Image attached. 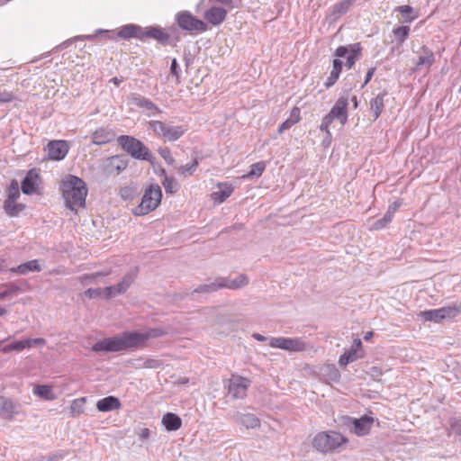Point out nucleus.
I'll use <instances>...</instances> for the list:
<instances>
[{
	"label": "nucleus",
	"mask_w": 461,
	"mask_h": 461,
	"mask_svg": "<svg viewBox=\"0 0 461 461\" xmlns=\"http://www.w3.org/2000/svg\"><path fill=\"white\" fill-rule=\"evenodd\" d=\"M62 195L66 206L72 212H77L78 208L85 207L87 195L86 184L76 176H69L61 184Z\"/></svg>",
	"instance_id": "obj_1"
},
{
	"label": "nucleus",
	"mask_w": 461,
	"mask_h": 461,
	"mask_svg": "<svg viewBox=\"0 0 461 461\" xmlns=\"http://www.w3.org/2000/svg\"><path fill=\"white\" fill-rule=\"evenodd\" d=\"M134 331H125L122 334L95 343L92 350L95 352H118L128 348H137Z\"/></svg>",
	"instance_id": "obj_2"
},
{
	"label": "nucleus",
	"mask_w": 461,
	"mask_h": 461,
	"mask_svg": "<svg viewBox=\"0 0 461 461\" xmlns=\"http://www.w3.org/2000/svg\"><path fill=\"white\" fill-rule=\"evenodd\" d=\"M162 191L158 184L149 185L142 195L140 203L132 209L136 216H143L155 211L161 203Z\"/></svg>",
	"instance_id": "obj_3"
},
{
	"label": "nucleus",
	"mask_w": 461,
	"mask_h": 461,
	"mask_svg": "<svg viewBox=\"0 0 461 461\" xmlns=\"http://www.w3.org/2000/svg\"><path fill=\"white\" fill-rule=\"evenodd\" d=\"M118 144L132 158L151 162L153 156L148 147L140 140L129 135H121L117 138Z\"/></svg>",
	"instance_id": "obj_4"
},
{
	"label": "nucleus",
	"mask_w": 461,
	"mask_h": 461,
	"mask_svg": "<svg viewBox=\"0 0 461 461\" xmlns=\"http://www.w3.org/2000/svg\"><path fill=\"white\" fill-rule=\"evenodd\" d=\"M348 98L340 96L336 101L330 113L323 117L320 130L326 132V134L330 137L329 127L335 119H337L341 125H345L348 121Z\"/></svg>",
	"instance_id": "obj_5"
},
{
	"label": "nucleus",
	"mask_w": 461,
	"mask_h": 461,
	"mask_svg": "<svg viewBox=\"0 0 461 461\" xmlns=\"http://www.w3.org/2000/svg\"><path fill=\"white\" fill-rule=\"evenodd\" d=\"M343 442L344 438L341 434L330 431L317 434L313 438L312 445L317 450L326 453L336 449Z\"/></svg>",
	"instance_id": "obj_6"
},
{
	"label": "nucleus",
	"mask_w": 461,
	"mask_h": 461,
	"mask_svg": "<svg viewBox=\"0 0 461 461\" xmlns=\"http://www.w3.org/2000/svg\"><path fill=\"white\" fill-rule=\"evenodd\" d=\"M149 129L152 130L156 136L168 141H176L185 133L182 126L169 125L161 121H149Z\"/></svg>",
	"instance_id": "obj_7"
},
{
	"label": "nucleus",
	"mask_w": 461,
	"mask_h": 461,
	"mask_svg": "<svg viewBox=\"0 0 461 461\" xmlns=\"http://www.w3.org/2000/svg\"><path fill=\"white\" fill-rule=\"evenodd\" d=\"M177 25L184 31L203 32L208 30L207 23L194 17L188 11H180L176 14Z\"/></svg>",
	"instance_id": "obj_8"
},
{
	"label": "nucleus",
	"mask_w": 461,
	"mask_h": 461,
	"mask_svg": "<svg viewBox=\"0 0 461 461\" xmlns=\"http://www.w3.org/2000/svg\"><path fill=\"white\" fill-rule=\"evenodd\" d=\"M129 159L124 155H115L106 158L101 164L103 174L107 176H118L128 167Z\"/></svg>",
	"instance_id": "obj_9"
},
{
	"label": "nucleus",
	"mask_w": 461,
	"mask_h": 461,
	"mask_svg": "<svg viewBox=\"0 0 461 461\" xmlns=\"http://www.w3.org/2000/svg\"><path fill=\"white\" fill-rule=\"evenodd\" d=\"M269 346L290 352H302L306 348V343L301 338H271Z\"/></svg>",
	"instance_id": "obj_10"
},
{
	"label": "nucleus",
	"mask_w": 461,
	"mask_h": 461,
	"mask_svg": "<svg viewBox=\"0 0 461 461\" xmlns=\"http://www.w3.org/2000/svg\"><path fill=\"white\" fill-rule=\"evenodd\" d=\"M251 381L249 378L232 375L228 382V393L233 399H243L247 395Z\"/></svg>",
	"instance_id": "obj_11"
},
{
	"label": "nucleus",
	"mask_w": 461,
	"mask_h": 461,
	"mask_svg": "<svg viewBox=\"0 0 461 461\" xmlns=\"http://www.w3.org/2000/svg\"><path fill=\"white\" fill-rule=\"evenodd\" d=\"M361 45L360 43L349 44L348 46H339L335 50V56L338 58H347L346 66L348 68H351L357 60L361 56Z\"/></svg>",
	"instance_id": "obj_12"
},
{
	"label": "nucleus",
	"mask_w": 461,
	"mask_h": 461,
	"mask_svg": "<svg viewBox=\"0 0 461 461\" xmlns=\"http://www.w3.org/2000/svg\"><path fill=\"white\" fill-rule=\"evenodd\" d=\"M129 99L133 105L142 109L143 112H146L148 116H156L162 113V111L151 100L139 94H131Z\"/></svg>",
	"instance_id": "obj_13"
},
{
	"label": "nucleus",
	"mask_w": 461,
	"mask_h": 461,
	"mask_svg": "<svg viewBox=\"0 0 461 461\" xmlns=\"http://www.w3.org/2000/svg\"><path fill=\"white\" fill-rule=\"evenodd\" d=\"M69 147L66 140H50L47 145L48 157L52 160L63 159Z\"/></svg>",
	"instance_id": "obj_14"
},
{
	"label": "nucleus",
	"mask_w": 461,
	"mask_h": 461,
	"mask_svg": "<svg viewBox=\"0 0 461 461\" xmlns=\"http://www.w3.org/2000/svg\"><path fill=\"white\" fill-rule=\"evenodd\" d=\"M435 62V56L431 50H429L426 46H422L421 52L418 57V59L415 63V67L413 68V71H420L423 68L429 70L430 67Z\"/></svg>",
	"instance_id": "obj_15"
},
{
	"label": "nucleus",
	"mask_w": 461,
	"mask_h": 461,
	"mask_svg": "<svg viewBox=\"0 0 461 461\" xmlns=\"http://www.w3.org/2000/svg\"><path fill=\"white\" fill-rule=\"evenodd\" d=\"M227 10L221 6H212L203 14V18L213 26L221 24L227 16Z\"/></svg>",
	"instance_id": "obj_16"
},
{
	"label": "nucleus",
	"mask_w": 461,
	"mask_h": 461,
	"mask_svg": "<svg viewBox=\"0 0 461 461\" xmlns=\"http://www.w3.org/2000/svg\"><path fill=\"white\" fill-rule=\"evenodd\" d=\"M115 137L116 134L112 129L101 127L93 132L91 141L93 144L100 146L113 141Z\"/></svg>",
	"instance_id": "obj_17"
},
{
	"label": "nucleus",
	"mask_w": 461,
	"mask_h": 461,
	"mask_svg": "<svg viewBox=\"0 0 461 461\" xmlns=\"http://www.w3.org/2000/svg\"><path fill=\"white\" fill-rule=\"evenodd\" d=\"M39 174L36 169H31L22 181V191L25 194H32L36 192L38 187Z\"/></svg>",
	"instance_id": "obj_18"
},
{
	"label": "nucleus",
	"mask_w": 461,
	"mask_h": 461,
	"mask_svg": "<svg viewBox=\"0 0 461 461\" xmlns=\"http://www.w3.org/2000/svg\"><path fill=\"white\" fill-rule=\"evenodd\" d=\"M374 423V419L367 415H365L359 419H354L352 420L353 431L357 436L367 435Z\"/></svg>",
	"instance_id": "obj_19"
},
{
	"label": "nucleus",
	"mask_w": 461,
	"mask_h": 461,
	"mask_svg": "<svg viewBox=\"0 0 461 461\" xmlns=\"http://www.w3.org/2000/svg\"><path fill=\"white\" fill-rule=\"evenodd\" d=\"M16 413L17 405L13 402V400L0 396V418L11 420Z\"/></svg>",
	"instance_id": "obj_20"
},
{
	"label": "nucleus",
	"mask_w": 461,
	"mask_h": 461,
	"mask_svg": "<svg viewBox=\"0 0 461 461\" xmlns=\"http://www.w3.org/2000/svg\"><path fill=\"white\" fill-rule=\"evenodd\" d=\"M221 288H228L230 290H238L245 287L249 284V277L245 274H240L235 279L220 276Z\"/></svg>",
	"instance_id": "obj_21"
},
{
	"label": "nucleus",
	"mask_w": 461,
	"mask_h": 461,
	"mask_svg": "<svg viewBox=\"0 0 461 461\" xmlns=\"http://www.w3.org/2000/svg\"><path fill=\"white\" fill-rule=\"evenodd\" d=\"M234 420L247 429L259 428L261 424L260 420L252 413L237 412L234 415Z\"/></svg>",
	"instance_id": "obj_22"
},
{
	"label": "nucleus",
	"mask_w": 461,
	"mask_h": 461,
	"mask_svg": "<svg viewBox=\"0 0 461 461\" xmlns=\"http://www.w3.org/2000/svg\"><path fill=\"white\" fill-rule=\"evenodd\" d=\"M146 38L154 39L159 43L166 45L168 43L170 35L159 27H150L146 30L143 29V40Z\"/></svg>",
	"instance_id": "obj_23"
},
{
	"label": "nucleus",
	"mask_w": 461,
	"mask_h": 461,
	"mask_svg": "<svg viewBox=\"0 0 461 461\" xmlns=\"http://www.w3.org/2000/svg\"><path fill=\"white\" fill-rule=\"evenodd\" d=\"M218 190L212 193L211 197L216 203H223L233 192L231 185L227 183H219Z\"/></svg>",
	"instance_id": "obj_24"
},
{
	"label": "nucleus",
	"mask_w": 461,
	"mask_h": 461,
	"mask_svg": "<svg viewBox=\"0 0 461 461\" xmlns=\"http://www.w3.org/2000/svg\"><path fill=\"white\" fill-rule=\"evenodd\" d=\"M121 407V402L117 397L107 396L99 400L96 403V408L99 411L107 412L118 410Z\"/></svg>",
	"instance_id": "obj_25"
},
{
	"label": "nucleus",
	"mask_w": 461,
	"mask_h": 461,
	"mask_svg": "<svg viewBox=\"0 0 461 461\" xmlns=\"http://www.w3.org/2000/svg\"><path fill=\"white\" fill-rule=\"evenodd\" d=\"M118 36L122 39L137 38L143 40V29L139 25L128 24L119 31Z\"/></svg>",
	"instance_id": "obj_26"
},
{
	"label": "nucleus",
	"mask_w": 461,
	"mask_h": 461,
	"mask_svg": "<svg viewBox=\"0 0 461 461\" xmlns=\"http://www.w3.org/2000/svg\"><path fill=\"white\" fill-rule=\"evenodd\" d=\"M11 272L18 273L20 275H26L29 272H40L41 271V267L40 265V261L38 259L30 260L28 262L23 263L16 267H12L10 269Z\"/></svg>",
	"instance_id": "obj_27"
},
{
	"label": "nucleus",
	"mask_w": 461,
	"mask_h": 461,
	"mask_svg": "<svg viewBox=\"0 0 461 461\" xmlns=\"http://www.w3.org/2000/svg\"><path fill=\"white\" fill-rule=\"evenodd\" d=\"M139 273V267H134L131 268L122 277V280L116 285V288L119 292H126L127 289L131 285V284L135 281Z\"/></svg>",
	"instance_id": "obj_28"
},
{
	"label": "nucleus",
	"mask_w": 461,
	"mask_h": 461,
	"mask_svg": "<svg viewBox=\"0 0 461 461\" xmlns=\"http://www.w3.org/2000/svg\"><path fill=\"white\" fill-rule=\"evenodd\" d=\"M385 95V92L380 93L370 101V111L373 114L374 121L379 118L384 110Z\"/></svg>",
	"instance_id": "obj_29"
},
{
	"label": "nucleus",
	"mask_w": 461,
	"mask_h": 461,
	"mask_svg": "<svg viewBox=\"0 0 461 461\" xmlns=\"http://www.w3.org/2000/svg\"><path fill=\"white\" fill-rule=\"evenodd\" d=\"M162 423L167 431H175L181 427L182 420L178 415L167 412L163 416Z\"/></svg>",
	"instance_id": "obj_30"
},
{
	"label": "nucleus",
	"mask_w": 461,
	"mask_h": 461,
	"mask_svg": "<svg viewBox=\"0 0 461 461\" xmlns=\"http://www.w3.org/2000/svg\"><path fill=\"white\" fill-rule=\"evenodd\" d=\"M138 347L151 338H158L167 334L162 329H150L146 332L134 331Z\"/></svg>",
	"instance_id": "obj_31"
},
{
	"label": "nucleus",
	"mask_w": 461,
	"mask_h": 461,
	"mask_svg": "<svg viewBox=\"0 0 461 461\" xmlns=\"http://www.w3.org/2000/svg\"><path fill=\"white\" fill-rule=\"evenodd\" d=\"M33 393L45 401H53L57 398L52 387L47 384H39L33 388Z\"/></svg>",
	"instance_id": "obj_32"
},
{
	"label": "nucleus",
	"mask_w": 461,
	"mask_h": 461,
	"mask_svg": "<svg viewBox=\"0 0 461 461\" xmlns=\"http://www.w3.org/2000/svg\"><path fill=\"white\" fill-rule=\"evenodd\" d=\"M219 289H221V282H220V277H217L212 281H209L208 283L198 285L193 291V293H197V294L207 293L208 294V293L216 292Z\"/></svg>",
	"instance_id": "obj_33"
},
{
	"label": "nucleus",
	"mask_w": 461,
	"mask_h": 461,
	"mask_svg": "<svg viewBox=\"0 0 461 461\" xmlns=\"http://www.w3.org/2000/svg\"><path fill=\"white\" fill-rule=\"evenodd\" d=\"M439 309L441 312L442 320L449 321V320L454 319L455 317H456L458 314L461 313V303L458 305L452 304V305L441 307Z\"/></svg>",
	"instance_id": "obj_34"
},
{
	"label": "nucleus",
	"mask_w": 461,
	"mask_h": 461,
	"mask_svg": "<svg viewBox=\"0 0 461 461\" xmlns=\"http://www.w3.org/2000/svg\"><path fill=\"white\" fill-rule=\"evenodd\" d=\"M199 165V158L197 156L193 157L191 163L180 166L177 167V171L183 176H192Z\"/></svg>",
	"instance_id": "obj_35"
},
{
	"label": "nucleus",
	"mask_w": 461,
	"mask_h": 461,
	"mask_svg": "<svg viewBox=\"0 0 461 461\" xmlns=\"http://www.w3.org/2000/svg\"><path fill=\"white\" fill-rule=\"evenodd\" d=\"M393 34L397 41L398 46H402L409 37L410 27L407 25L398 26L393 30Z\"/></svg>",
	"instance_id": "obj_36"
},
{
	"label": "nucleus",
	"mask_w": 461,
	"mask_h": 461,
	"mask_svg": "<svg viewBox=\"0 0 461 461\" xmlns=\"http://www.w3.org/2000/svg\"><path fill=\"white\" fill-rule=\"evenodd\" d=\"M5 212L11 217L17 216L23 209V203H17L16 202H11L5 200L4 203Z\"/></svg>",
	"instance_id": "obj_37"
},
{
	"label": "nucleus",
	"mask_w": 461,
	"mask_h": 461,
	"mask_svg": "<svg viewBox=\"0 0 461 461\" xmlns=\"http://www.w3.org/2000/svg\"><path fill=\"white\" fill-rule=\"evenodd\" d=\"M266 169V162L259 161L251 166L250 170L245 174L242 178H253V177H259L262 176L263 172Z\"/></svg>",
	"instance_id": "obj_38"
},
{
	"label": "nucleus",
	"mask_w": 461,
	"mask_h": 461,
	"mask_svg": "<svg viewBox=\"0 0 461 461\" xmlns=\"http://www.w3.org/2000/svg\"><path fill=\"white\" fill-rule=\"evenodd\" d=\"M162 174L165 175V177L162 181L163 187L165 188L166 193L167 194H175L179 189V184L173 177H169L166 175V171L162 169Z\"/></svg>",
	"instance_id": "obj_39"
},
{
	"label": "nucleus",
	"mask_w": 461,
	"mask_h": 461,
	"mask_svg": "<svg viewBox=\"0 0 461 461\" xmlns=\"http://www.w3.org/2000/svg\"><path fill=\"white\" fill-rule=\"evenodd\" d=\"M86 399L85 397L77 398L72 401L70 405V414L72 417H78L84 412Z\"/></svg>",
	"instance_id": "obj_40"
},
{
	"label": "nucleus",
	"mask_w": 461,
	"mask_h": 461,
	"mask_svg": "<svg viewBox=\"0 0 461 461\" xmlns=\"http://www.w3.org/2000/svg\"><path fill=\"white\" fill-rule=\"evenodd\" d=\"M420 315L426 321H434L439 323L443 321L439 308L420 312Z\"/></svg>",
	"instance_id": "obj_41"
},
{
	"label": "nucleus",
	"mask_w": 461,
	"mask_h": 461,
	"mask_svg": "<svg viewBox=\"0 0 461 461\" xmlns=\"http://www.w3.org/2000/svg\"><path fill=\"white\" fill-rule=\"evenodd\" d=\"M322 375L327 377L330 382H339L340 378L339 371L333 365H329L322 369Z\"/></svg>",
	"instance_id": "obj_42"
},
{
	"label": "nucleus",
	"mask_w": 461,
	"mask_h": 461,
	"mask_svg": "<svg viewBox=\"0 0 461 461\" xmlns=\"http://www.w3.org/2000/svg\"><path fill=\"white\" fill-rule=\"evenodd\" d=\"M394 12L400 13L405 23L412 22L416 17L412 16L413 8L411 5H400L395 7Z\"/></svg>",
	"instance_id": "obj_43"
},
{
	"label": "nucleus",
	"mask_w": 461,
	"mask_h": 461,
	"mask_svg": "<svg viewBox=\"0 0 461 461\" xmlns=\"http://www.w3.org/2000/svg\"><path fill=\"white\" fill-rule=\"evenodd\" d=\"M20 197L19 185L16 181H13L7 190V198L11 202H16Z\"/></svg>",
	"instance_id": "obj_44"
},
{
	"label": "nucleus",
	"mask_w": 461,
	"mask_h": 461,
	"mask_svg": "<svg viewBox=\"0 0 461 461\" xmlns=\"http://www.w3.org/2000/svg\"><path fill=\"white\" fill-rule=\"evenodd\" d=\"M357 359L356 350L351 348L348 351H346L339 357V364L340 366H347L348 363L353 362Z\"/></svg>",
	"instance_id": "obj_45"
},
{
	"label": "nucleus",
	"mask_w": 461,
	"mask_h": 461,
	"mask_svg": "<svg viewBox=\"0 0 461 461\" xmlns=\"http://www.w3.org/2000/svg\"><path fill=\"white\" fill-rule=\"evenodd\" d=\"M25 348L23 340L14 341L10 344L4 346L0 350L4 353H9L11 351H22Z\"/></svg>",
	"instance_id": "obj_46"
},
{
	"label": "nucleus",
	"mask_w": 461,
	"mask_h": 461,
	"mask_svg": "<svg viewBox=\"0 0 461 461\" xmlns=\"http://www.w3.org/2000/svg\"><path fill=\"white\" fill-rule=\"evenodd\" d=\"M393 217L390 216L387 212L381 218L376 220L371 226L372 230H381L384 228L389 222H391Z\"/></svg>",
	"instance_id": "obj_47"
},
{
	"label": "nucleus",
	"mask_w": 461,
	"mask_h": 461,
	"mask_svg": "<svg viewBox=\"0 0 461 461\" xmlns=\"http://www.w3.org/2000/svg\"><path fill=\"white\" fill-rule=\"evenodd\" d=\"M158 154L163 158V159L168 164V165H174L176 160L173 158L171 151L169 148L164 147L159 148L158 149Z\"/></svg>",
	"instance_id": "obj_48"
},
{
	"label": "nucleus",
	"mask_w": 461,
	"mask_h": 461,
	"mask_svg": "<svg viewBox=\"0 0 461 461\" xmlns=\"http://www.w3.org/2000/svg\"><path fill=\"white\" fill-rule=\"evenodd\" d=\"M136 193V189L132 186H123L120 189L119 194L123 200L131 199Z\"/></svg>",
	"instance_id": "obj_49"
},
{
	"label": "nucleus",
	"mask_w": 461,
	"mask_h": 461,
	"mask_svg": "<svg viewBox=\"0 0 461 461\" xmlns=\"http://www.w3.org/2000/svg\"><path fill=\"white\" fill-rule=\"evenodd\" d=\"M163 366V362L160 359L149 357L145 358L144 368L156 369Z\"/></svg>",
	"instance_id": "obj_50"
},
{
	"label": "nucleus",
	"mask_w": 461,
	"mask_h": 461,
	"mask_svg": "<svg viewBox=\"0 0 461 461\" xmlns=\"http://www.w3.org/2000/svg\"><path fill=\"white\" fill-rule=\"evenodd\" d=\"M23 341V344L25 346V348H30L33 346H43L46 344V339L43 338H37V339H26Z\"/></svg>",
	"instance_id": "obj_51"
},
{
	"label": "nucleus",
	"mask_w": 461,
	"mask_h": 461,
	"mask_svg": "<svg viewBox=\"0 0 461 461\" xmlns=\"http://www.w3.org/2000/svg\"><path fill=\"white\" fill-rule=\"evenodd\" d=\"M342 65H343V62L340 59H333L332 69L330 71V74H332L334 76H338L339 77V75L342 70Z\"/></svg>",
	"instance_id": "obj_52"
},
{
	"label": "nucleus",
	"mask_w": 461,
	"mask_h": 461,
	"mask_svg": "<svg viewBox=\"0 0 461 461\" xmlns=\"http://www.w3.org/2000/svg\"><path fill=\"white\" fill-rule=\"evenodd\" d=\"M170 73L176 77V82L179 83L180 68L176 59H173L171 62Z\"/></svg>",
	"instance_id": "obj_53"
},
{
	"label": "nucleus",
	"mask_w": 461,
	"mask_h": 461,
	"mask_svg": "<svg viewBox=\"0 0 461 461\" xmlns=\"http://www.w3.org/2000/svg\"><path fill=\"white\" fill-rule=\"evenodd\" d=\"M103 292L105 293V295L107 298L114 297L118 294H122L124 293V292H119L116 288V285L107 286L104 289Z\"/></svg>",
	"instance_id": "obj_54"
},
{
	"label": "nucleus",
	"mask_w": 461,
	"mask_h": 461,
	"mask_svg": "<svg viewBox=\"0 0 461 461\" xmlns=\"http://www.w3.org/2000/svg\"><path fill=\"white\" fill-rule=\"evenodd\" d=\"M450 429L455 434L461 436V418L454 419L450 423Z\"/></svg>",
	"instance_id": "obj_55"
},
{
	"label": "nucleus",
	"mask_w": 461,
	"mask_h": 461,
	"mask_svg": "<svg viewBox=\"0 0 461 461\" xmlns=\"http://www.w3.org/2000/svg\"><path fill=\"white\" fill-rule=\"evenodd\" d=\"M103 294V290L101 288H89L85 291V295L89 299L96 298Z\"/></svg>",
	"instance_id": "obj_56"
},
{
	"label": "nucleus",
	"mask_w": 461,
	"mask_h": 461,
	"mask_svg": "<svg viewBox=\"0 0 461 461\" xmlns=\"http://www.w3.org/2000/svg\"><path fill=\"white\" fill-rule=\"evenodd\" d=\"M144 362L145 358L142 357L129 360V364L131 365V366L136 369L144 368Z\"/></svg>",
	"instance_id": "obj_57"
},
{
	"label": "nucleus",
	"mask_w": 461,
	"mask_h": 461,
	"mask_svg": "<svg viewBox=\"0 0 461 461\" xmlns=\"http://www.w3.org/2000/svg\"><path fill=\"white\" fill-rule=\"evenodd\" d=\"M110 273L109 272H96L95 274H92V275H85L83 276L80 277V280L81 281H85V280H87L89 282H92L95 278H96L97 276H107L109 275Z\"/></svg>",
	"instance_id": "obj_58"
},
{
	"label": "nucleus",
	"mask_w": 461,
	"mask_h": 461,
	"mask_svg": "<svg viewBox=\"0 0 461 461\" xmlns=\"http://www.w3.org/2000/svg\"><path fill=\"white\" fill-rule=\"evenodd\" d=\"M288 119L292 120L294 124L297 123L300 121V119H301V117H300V109L298 107H294L291 110L290 117Z\"/></svg>",
	"instance_id": "obj_59"
},
{
	"label": "nucleus",
	"mask_w": 461,
	"mask_h": 461,
	"mask_svg": "<svg viewBox=\"0 0 461 461\" xmlns=\"http://www.w3.org/2000/svg\"><path fill=\"white\" fill-rule=\"evenodd\" d=\"M294 123L292 120L286 119L279 127H278V133L282 134L285 131L290 129Z\"/></svg>",
	"instance_id": "obj_60"
},
{
	"label": "nucleus",
	"mask_w": 461,
	"mask_h": 461,
	"mask_svg": "<svg viewBox=\"0 0 461 461\" xmlns=\"http://www.w3.org/2000/svg\"><path fill=\"white\" fill-rule=\"evenodd\" d=\"M14 99V96L12 93L9 92H0V103H9Z\"/></svg>",
	"instance_id": "obj_61"
},
{
	"label": "nucleus",
	"mask_w": 461,
	"mask_h": 461,
	"mask_svg": "<svg viewBox=\"0 0 461 461\" xmlns=\"http://www.w3.org/2000/svg\"><path fill=\"white\" fill-rule=\"evenodd\" d=\"M401 206V203L398 201L393 202L391 203L387 209V213L393 217L394 212L397 211V209Z\"/></svg>",
	"instance_id": "obj_62"
},
{
	"label": "nucleus",
	"mask_w": 461,
	"mask_h": 461,
	"mask_svg": "<svg viewBox=\"0 0 461 461\" xmlns=\"http://www.w3.org/2000/svg\"><path fill=\"white\" fill-rule=\"evenodd\" d=\"M338 79H339L338 76H334L330 73V76L328 77V78L326 79V81L324 83L325 87L329 88V87L332 86L337 82Z\"/></svg>",
	"instance_id": "obj_63"
},
{
	"label": "nucleus",
	"mask_w": 461,
	"mask_h": 461,
	"mask_svg": "<svg viewBox=\"0 0 461 461\" xmlns=\"http://www.w3.org/2000/svg\"><path fill=\"white\" fill-rule=\"evenodd\" d=\"M338 79H339L338 76H334L330 73V76L328 77V78L326 79V81L324 83L325 87L329 88V87L332 86L337 82Z\"/></svg>",
	"instance_id": "obj_64"
}]
</instances>
